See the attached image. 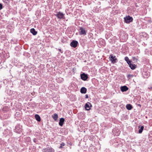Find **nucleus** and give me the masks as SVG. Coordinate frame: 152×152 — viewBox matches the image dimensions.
<instances>
[{"label":"nucleus","instance_id":"nucleus-15","mask_svg":"<svg viewBox=\"0 0 152 152\" xmlns=\"http://www.w3.org/2000/svg\"><path fill=\"white\" fill-rule=\"evenodd\" d=\"M138 128H139V131H138L139 133L141 134L143 130L144 127L143 126H139Z\"/></svg>","mask_w":152,"mask_h":152},{"label":"nucleus","instance_id":"nucleus-16","mask_svg":"<svg viewBox=\"0 0 152 152\" xmlns=\"http://www.w3.org/2000/svg\"><path fill=\"white\" fill-rule=\"evenodd\" d=\"M30 32L34 35H35L37 33V31L34 28H31L30 29Z\"/></svg>","mask_w":152,"mask_h":152},{"label":"nucleus","instance_id":"nucleus-21","mask_svg":"<svg viewBox=\"0 0 152 152\" xmlns=\"http://www.w3.org/2000/svg\"><path fill=\"white\" fill-rule=\"evenodd\" d=\"M126 107L129 110H131L132 108V105L130 104H128L126 106Z\"/></svg>","mask_w":152,"mask_h":152},{"label":"nucleus","instance_id":"nucleus-27","mask_svg":"<svg viewBox=\"0 0 152 152\" xmlns=\"http://www.w3.org/2000/svg\"><path fill=\"white\" fill-rule=\"evenodd\" d=\"M58 50L59 51H60L61 53H63V52L61 50V49H58Z\"/></svg>","mask_w":152,"mask_h":152},{"label":"nucleus","instance_id":"nucleus-10","mask_svg":"<svg viewBox=\"0 0 152 152\" xmlns=\"http://www.w3.org/2000/svg\"><path fill=\"white\" fill-rule=\"evenodd\" d=\"M91 107V105L89 102H87L85 105V108L86 110H90Z\"/></svg>","mask_w":152,"mask_h":152},{"label":"nucleus","instance_id":"nucleus-8","mask_svg":"<svg viewBox=\"0 0 152 152\" xmlns=\"http://www.w3.org/2000/svg\"><path fill=\"white\" fill-rule=\"evenodd\" d=\"M3 134H5L6 136H10L11 135V131L8 129L5 130L3 132Z\"/></svg>","mask_w":152,"mask_h":152},{"label":"nucleus","instance_id":"nucleus-20","mask_svg":"<svg viewBox=\"0 0 152 152\" xmlns=\"http://www.w3.org/2000/svg\"><path fill=\"white\" fill-rule=\"evenodd\" d=\"M124 59L129 65L131 63V61L130 60L128 57H125Z\"/></svg>","mask_w":152,"mask_h":152},{"label":"nucleus","instance_id":"nucleus-29","mask_svg":"<svg viewBox=\"0 0 152 152\" xmlns=\"http://www.w3.org/2000/svg\"><path fill=\"white\" fill-rule=\"evenodd\" d=\"M36 140V139H34V142H36V140Z\"/></svg>","mask_w":152,"mask_h":152},{"label":"nucleus","instance_id":"nucleus-2","mask_svg":"<svg viewBox=\"0 0 152 152\" xmlns=\"http://www.w3.org/2000/svg\"><path fill=\"white\" fill-rule=\"evenodd\" d=\"M22 126L19 124H18L15 127L14 131L20 134L22 132Z\"/></svg>","mask_w":152,"mask_h":152},{"label":"nucleus","instance_id":"nucleus-12","mask_svg":"<svg viewBox=\"0 0 152 152\" xmlns=\"http://www.w3.org/2000/svg\"><path fill=\"white\" fill-rule=\"evenodd\" d=\"M121 91L122 92L126 91L128 89V88L126 86H121L120 87Z\"/></svg>","mask_w":152,"mask_h":152},{"label":"nucleus","instance_id":"nucleus-17","mask_svg":"<svg viewBox=\"0 0 152 152\" xmlns=\"http://www.w3.org/2000/svg\"><path fill=\"white\" fill-rule=\"evenodd\" d=\"M52 117L54 121H56L58 118V115L56 113H54L53 115H52Z\"/></svg>","mask_w":152,"mask_h":152},{"label":"nucleus","instance_id":"nucleus-14","mask_svg":"<svg viewBox=\"0 0 152 152\" xmlns=\"http://www.w3.org/2000/svg\"><path fill=\"white\" fill-rule=\"evenodd\" d=\"M87 89L85 87H82L80 89V92L82 94H85L86 93Z\"/></svg>","mask_w":152,"mask_h":152},{"label":"nucleus","instance_id":"nucleus-3","mask_svg":"<svg viewBox=\"0 0 152 152\" xmlns=\"http://www.w3.org/2000/svg\"><path fill=\"white\" fill-rule=\"evenodd\" d=\"M79 33L80 35H83L85 36L86 35L87 31L85 28L83 27H79Z\"/></svg>","mask_w":152,"mask_h":152},{"label":"nucleus","instance_id":"nucleus-25","mask_svg":"<svg viewBox=\"0 0 152 152\" xmlns=\"http://www.w3.org/2000/svg\"><path fill=\"white\" fill-rule=\"evenodd\" d=\"M132 59L134 60H137V59L136 58V57H132Z\"/></svg>","mask_w":152,"mask_h":152},{"label":"nucleus","instance_id":"nucleus-18","mask_svg":"<svg viewBox=\"0 0 152 152\" xmlns=\"http://www.w3.org/2000/svg\"><path fill=\"white\" fill-rule=\"evenodd\" d=\"M129 66L131 69H134L137 67L134 64H132L131 63L129 64Z\"/></svg>","mask_w":152,"mask_h":152},{"label":"nucleus","instance_id":"nucleus-4","mask_svg":"<svg viewBox=\"0 0 152 152\" xmlns=\"http://www.w3.org/2000/svg\"><path fill=\"white\" fill-rule=\"evenodd\" d=\"M124 19L125 22L127 23H129L130 22H132L133 20V18L129 15L126 16L124 18Z\"/></svg>","mask_w":152,"mask_h":152},{"label":"nucleus","instance_id":"nucleus-28","mask_svg":"<svg viewBox=\"0 0 152 152\" xmlns=\"http://www.w3.org/2000/svg\"><path fill=\"white\" fill-rule=\"evenodd\" d=\"M148 88L150 90L152 91V87H149Z\"/></svg>","mask_w":152,"mask_h":152},{"label":"nucleus","instance_id":"nucleus-24","mask_svg":"<svg viewBox=\"0 0 152 152\" xmlns=\"http://www.w3.org/2000/svg\"><path fill=\"white\" fill-rule=\"evenodd\" d=\"M3 8V6L2 4L0 3V10L2 9Z\"/></svg>","mask_w":152,"mask_h":152},{"label":"nucleus","instance_id":"nucleus-26","mask_svg":"<svg viewBox=\"0 0 152 152\" xmlns=\"http://www.w3.org/2000/svg\"><path fill=\"white\" fill-rule=\"evenodd\" d=\"M88 96L87 94H86L85 95V98L88 99Z\"/></svg>","mask_w":152,"mask_h":152},{"label":"nucleus","instance_id":"nucleus-9","mask_svg":"<svg viewBox=\"0 0 152 152\" xmlns=\"http://www.w3.org/2000/svg\"><path fill=\"white\" fill-rule=\"evenodd\" d=\"M43 152H54V150L52 148H47L43 149Z\"/></svg>","mask_w":152,"mask_h":152},{"label":"nucleus","instance_id":"nucleus-5","mask_svg":"<svg viewBox=\"0 0 152 152\" xmlns=\"http://www.w3.org/2000/svg\"><path fill=\"white\" fill-rule=\"evenodd\" d=\"M110 60L111 61L112 63H114L116 62L117 59L116 58L115 56H113L112 55H110L109 56Z\"/></svg>","mask_w":152,"mask_h":152},{"label":"nucleus","instance_id":"nucleus-22","mask_svg":"<svg viewBox=\"0 0 152 152\" xmlns=\"http://www.w3.org/2000/svg\"><path fill=\"white\" fill-rule=\"evenodd\" d=\"M134 75H133L128 74L127 75V77L128 80H129L131 78L133 77Z\"/></svg>","mask_w":152,"mask_h":152},{"label":"nucleus","instance_id":"nucleus-7","mask_svg":"<svg viewBox=\"0 0 152 152\" xmlns=\"http://www.w3.org/2000/svg\"><path fill=\"white\" fill-rule=\"evenodd\" d=\"M81 78L84 81H86L88 78V75L84 73L80 75Z\"/></svg>","mask_w":152,"mask_h":152},{"label":"nucleus","instance_id":"nucleus-13","mask_svg":"<svg viewBox=\"0 0 152 152\" xmlns=\"http://www.w3.org/2000/svg\"><path fill=\"white\" fill-rule=\"evenodd\" d=\"M64 121V118H60L59 123V125L61 126H62Z\"/></svg>","mask_w":152,"mask_h":152},{"label":"nucleus","instance_id":"nucleus-6","mask_svg":"<svg viewBox=\"0 0 152 152\" xmlns=\"http://www.w3.org/2000/svg\"><path fill=\"white\" fill-rule=\"evenodd\" d=\"M78 44V42L76 40L72 41L70 43V46L74 48H76Z\"/></svg>","mask_w":152,"mask_h":152},{"label":"nucleus","instance_id":"nucleus-1","mask_svg":"<svg viewBox=\"0 0 152 152\" xmlns=\"http://www.w3.org/2000/svg\"><path fill=\"white\" fill-rule=\"evenodd\" d=\"M10 109L7 106H4L2 110L0 111V117L1 115L3 116V118L6 119L10 116Z\"/></svg>","mask_w":152,"mask_h":152},{"label":"nucleus","instance_id":"nucleus-11","mask_svg":"<svg viewBox=\"0 0 152 152\" xmlns=\"http://www.w3.org/2000/svg\"><path fill=\"white\" fill-rule=\"evenodd\" d=\"M55 15L57 16L58 18L61 19L63 17L64 15L62 13L60 12H58Z\"/></svg>","mask_w":152,"mask_h":152},{"label":"nucleus","instance_id":"nucleus-19","mask_svg":"<svg viewBox=\"0 0 152 152\" xmlns=\"http://www.w3.org/2000/svg\"><path fill=\"white\" fill-rule=\"evenodd\" d=\"M35 117L36 120L38 121H41V118L40 116L38 114H36L35 115Z\"/></svg>","mask_w":152,"mask_h":152},{"label":"nucleus","instance_id":"nucleus-23","mask_svg":"<svg viewBox=\"0 0 152 152\" xmlns=\"http://www.w3.org/2000/svg\"><path fill=\"white\" fill-rule=\"evenodd\" d=\"M65 143L62 142L60 144V146L59 147V148H62V147L65 145Z\"/></svg>","mask_w":152,"mask_h":152}]
</instances>
